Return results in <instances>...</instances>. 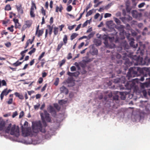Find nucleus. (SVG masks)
Instances as JSON below:
<instances>
[{
  "label": "nucleus",
  "mask_w": 150,
  "mask_h": 150,
  "mask_svg": "<svg viewBox=\"0 0 150 150\" xmlns=\"http://www.w3.org/2000/svg\"><path fill=\"white\" fill-rule=\"evenodd\" d=\"M28 122L27 121H25L24 124V125H23L24 126H23L24 128H26L28 127Z\"/></svg>",
  "instance_id": "56"
},
{
  "label": "nucleus",
  "mask_w": 150,
  "mask_h": 150,
  "mask_svg": "<svg viewBox=\"0 0 150 150\" xmlns=\"http://www.w3.org/2000/svg\"><path fill=\"white\" fill-rule=\"evenodd\" d=\"M18 115V113L17 111H15V112H13V114L12 115V117L13 118L15 117L16 116Z\"/></svg>",
  "instance_id": "64"
},
{
  "label": "nucleus",
  "mask_w": 150,
  "mask_h": 150,
  "mask_svg": "<svg viewBox=\"0 0 150 150\" xmlns=\"http://www.w3.org/2000/svg\"><path fill=\"white\" fill-rule=\"evenodd\" d=\"M113 100H115L116 102L117 103H119V96L118 95H115L113 97Z\"/></svg>",
  "instance_id": "31"
},
{
  "label": "nucleus",
  "mask_w": 150,
  "mask_h": 150,
  "mask_svg": "<svg viewBox=\"0 0 150 150\" xmlns=\"http://www.w3.org/2000/svg\"><path fill=\"white\" fill-rule=\"evenodd\" d=\"M2 84V86H6V83L5 81L4 80H3L1 81L0 79V88L1 87V84Z\"/></svg>",
  "instance_id": "27"
},
{
  "label": "nucleus",
  "mask_w": 150,
  "mask_h": 150,
  "mask_svg": "<svg viewBox=\"0 0 150 150\" xmlns=\"http://www.w3.org/2000/svg\"><path fill=\"white\" fill-rule=\"evenodd\" d=\"M63 41H60L57 45V47L56 49V51L58 52L59 51L61 48L64 45H66L67 43L68 37L67 35H64L63 39Z\"/></svg>",
  "instance_id": "4"
},
{
  "label": "nucleus",
  "mask_w": 150,
  "mask_h": 150,
  "mask_svg": "<svg viewBox=\"0 0 150 150\" xmlns=\"http://www.w3.org/2000/svg\"><path fill=\"white\" fill-rule=\"evenodd\" d=\"M7 92V88H5L2 91L0 95V98L1 100H2L4 96H6L8 94Z\"/></svg>",
  "instance_id": "22"
},
{
  "label": "nucleus",
  "mask_w": 150,
  "mask_h": 150,
  "mask_svg": "<svg viewBox=\"0 0 150 150\" xmlns=\"http://www.w3.org/2000/svg\"><path fill=\"white\" fill-rule=\"evenodd\" d=\"M40 106V104L39 103H37V105L34 106V108L35 110H38Z\"/></svg>",
  "instance_id": "45"
},
{
  "label": "nucleus",
  "mask_w": 150,
  "mask_h": 150,
  "mask_svg": "<svg viewBox=\"0 0 150 150\" xmlns=\"http://www.w3.org/2000/svg\"><path fill=\"white\" fill-rule=\"evenodd\" d=\"M47 27L49 30V33L50 36H51L52 33V30L53 29V27L51 26L50 25H47Z\"/></svg>",
  "instance_id": "26"
},
{
  "label": "nucleus",
  "mask_w": 150,
  "mask_h": 150,
  "mask_svg": "<svg viewBox=\"0 0 150 150\" xmlns=\"http://www.w3.org/2000/svg\"><path fill=\"white\" fill-rule=\"evenodd\" d=\"M54 107L57 110H59L60 108L57 104H55L54 105Z\"/></svg>",
  "instance_id": "60"
},
{
  "label": "nucleus",
  "mask_w": 150,
  "mask_h": 150,
  "mask_svg": "<svg viewBox=\"0 0 150 150\" xmlns=\"http://www.w3.org/2000/svg\"><path fill=\"white\" fill-rule=\"evenodd\" d=\"M44 114L41 113L40 114L41 119L43 122H45V120L47 122H50L51 119L50 117V114L46 110H44Z\"/></svg>",
  "instance_id": "3"
},
{
  "label": "nucleus",
  "mask_w": 150,
  "mask_h": 150,
  "mask_svg": "<svg viewBox=\"0 0 150 150\" xmlns=\"http://www.w3.org/2000/svg\"><path fill=\"white\" fill-rule=\"evenodd\" d=\"M73 76L75 77H77L79 74V72L78 71H76L73 73Z\"/></svg>",
  "instance_id": "47"
},
{
  "label": "nucleus",
  "mask_w": 150,
  "mask_h": 150,
  "mask_svg": "<svg viewBox=\"0 0 150 150\" xmlns=\"http://www.w3.org/2000/svg\"><path fill=\"white\" fill-rule=\"evenodd\" d=\"M112 4V3L108 4L107 5L105 6L104 7V9L107 10L109 9Z\"/></svg>",
  "instance_id": "36"
},
{
  "label": "nucleus",
  "mask_w": 150,
  "mask_h": 150,
  "mask_svg": "<svg viewBox=\"0 0 150 150\" xmlns=\"http://www.w3.org/2000/svg\"><path fill=\"white\" fill-rule=\"evenodd\" d=\"M10 134L15 136L16 137H18L20 135L18 128L16 129L15 125H13L11 129Z\"/></svg>",
  "instance_id": "7"
},
{
  "label": "nucleus",
  "mask_w": 150,
  "mask_h": 150,
  "mask_svg": "<svg viewBox=\"0 0 150 150\" xmlns=\"http://www.w3.org/2000/svg\"><path fill=\"white\" fill-rule=\"evenodd\" d=\"M5 10L6 11H9L11 10V8L10 5L9 4L7 5L5 7Z\"/></svg>",
  "instance_id": "37"
},
{
  "label": "nucleus",
  "mask_w": 150,
  "mask_h": 150,
  "mask_svg": "<svg viewBox=\"0 0 150 150\" xmlns=\"http://www.w3.org/2000/svg\"><path fill=\"white\" fill-rule=\"evenodd\" d=\"M45 54V52H42L41 54L39 56L38 58V60L39 61L37 63H38L40 62V61H41L40 62V64H41V66L42 67H43L44 65L46 62L45 59H42L44 56Z\"/></svg>",
  "instance_id": "8"
},
{
  "label": "nucleus",
  "mask_w": 150,
  "mask_h": 150,
  "mask_svg": "<svg viewBox=\"0 0 150 150\" xmlns=\"http://www.w3.org/2000/svg\"><path fill=\"white\" fill-rule=\"evenodd\" d=\"M120 95H121L120 98L122 100H124L125 99L126 97L124 95L123 92H120Z\"/></svg>",
  "instance_id": "38"
},
{
  "label": "nucleus",
  "mask_w": 150,
  "mask_h": 150,
  "mask_svg": "<svg viewBox=\"0 0 150 150\" xmlns=\"http://www.w3.org/2000/svg\"><path fill=\"white\" fill-rule=\"evenodd\" d=\"M76 26V25L75 24L73 25L72 26H69L68 27V28L69 30H72V29H73Z\"/></svg>",
  "instance_id": "42"
},
{
  "label": "nucleus",
  "mask_w": 150,
  "mask_h": 150,
  "mask_svg": "<svg viewBox=\"0 0 150 150\" xmlns=\"http://www.w3.org/2000/svg\"><path fill=\"white\" fill-rule=\"evenodd\" d=\"M66 62V60L64 59L62 60L61 61H60L58 63V64L59 65V67H61L64 64H65Z\"/></svg>",
  "instance_id": "29"
},
{
  "label": "nucleus",
  "mask_w": 150,
  "mask_h": 150,
  "mask_svg": "<svg viewBox=\"0 0 150 150\" xmlns=\"http://www.w3.org/2000/svg\"><path fill=\"white\" fill-rule=\"evenodd\" d=\"M130 34H129L127 36V39L129 40L130 41L129 42L130 45L131 46L133 47V48H136L138 46V44L136 43V45L134 44V39L133 38H130Z\"/></svg>",
  "instance_id": "10"
},
{
  "label": "nucleus",
  "mask_w": 150,
  "mask_h": 150,
  "mask_svg": "<svg viewBox=\"0 0 150 150\" xmlns=\"http://www.w3.org/2000/svg\"><path fill=\"white\" fill-rule=\"evenodd\" d=\"M126 18H126V21H131L132 19V17L129 16H128Z\"/></svg>",
  "instance_id": "54"
},
{
  "label": "nucleus",
  "mask_w": 150,
  "mask_h": 150,
  "mask_svg": "<svg viewBox=\"0 0 150 150\" xmlns=\"http://www.w3.org/2000/svg\"><path fill=\"white\" fill-rule=\"evenodd\" d=\"M11 124L10 123L8 126L5 129V132L6 133H9L11 127Z\"/></svg>",
  "instance_id": "25"
},
{
  "label": "nucleus",
  "mask_w": 150,
  "mask_h": 150,
  "mask_svg": "<svg viewBox=\"0 0 150 150\" xmlns=\"http://www.w3.org/2000/svg\"><path fill=\"white\" fill-rule=\"evenodd\" d=\"M9 20H7L6 21L3 20L2 21V24L4 25L7 24L9 21Z\"/></svg>",
  "instance_id": "58"
},
{
  "label": "nucleus",
  "mask_w": 150,
  "mask_h": 150,
  "mask_svg": "<svg viewBox=\"0 0 150 150\" xmlns=\"http://www.w3.org/2000/svg\"><path fill=\"white\" fill-rule=\"evenodd\" d=\"M36 50L35 48H33L29 52L28 54L30 55H31L35 52Z\"/></svg>",
  "instance_id": "40"
},
{
  "label": "nucleus",
  "mask_w": 150,
  "mask_h": 150,
  "mask_svg": "<svg viewBox=\"0 0 150 150\" xmlns=\"http://www.w3.org/2000/svg\"><path fill=\"white\" fill-rule=\"evenodd\" d=\"M143 75V76H142L140 78H137L136 79H138L141 81H143L144 80V77H147V76L149 75V77L148 78H146V80H148L147 81L149 83H150V73H149L148 74H144H144H140L139 75Z\"/></svg>",
  "instance_id": "15"
},
{
  "label": "nucleus",
  "mask_w": 150,
  "mask_h": 150,
  "mask_svg": "<svg viewBox=\"0 0 150 150\" xmlns=\"http://www.w3.org/2000/svg\"><path fill=\"white\" fill-rule=\"evenodd\" d=\"M34 8L36 9L35 4V3L32 2L30 11V15L31 17L32 18H34L35 16V14L34 13Z\"/></svg>",
  "instance_id": "9"
},
{
  "label": "nucleus",
  "mask_w": 150,
  "mask_h": 150,
  "mask_svg": "<svg viewBox=\"0 0 150 150\" xmlns=\"http://www.w3.org/2000/svg\"><path fill=\"white\" fill-rule=\"evenodd\" d=\"M124 26L122 25H120L119 26H116L115 27V28L120 31V35L124 33Z\"/></svg>",
  "instance_id": "18"
},
{
  "label": "nucleus",
  "mask_w": 150,
  "mask_h": 150,
  "mask_svg": "<svg viewBox=\"0 0 150 150\" xmlns=\"http://www.w3.org/2000/svg\"><path fill=\"white\" fill-rule=\"evenodd\" d=\"M59 82V79L57 78L55 79V81L54 83V85L56 86H57Z\"/></svg>",
  "instance_id": "39"
},
{
  "label": "nucleus",
  "mask_w": 150,
  "mask_h": 150,
  "mask_svg": "<svg viewBox=\"0 0 150 150\" xmlns=\"http://www.w3.org/2000/svg\"><path fill=\"white\" fill-rule=\"evenodd\" d=\"M43 81V79L42 77H40L39 78L38 80V82L39 83H41Z\"/></svg>",
  "instance_id": "55"
},
{
  "label": "nucleus",
  "mask_w": 150,
  "mask_h": 150,
  "mask_svg": "<svg viewBox=\"0 0 150 150\" xmlns=\"http://www.w3.org/2000/svg\"><path fill=\"white\" fill-rule=\"evenodd\" d=\"M28 49L25 50L23 51H22L20 53L21 55V57L19 59L20 60H21L24 58L25 56V53H26L28 51Z\"/></svg>",
  "instance_id": "24"
},
{
  "label": "nucleus",
  "mask_w": 150,
  "mask_h": 150,
  "mask_svg": "<svg viewBox=\"0 0 150 150\" xmlns=\"http://www.w3.org/2000/svg\"><path fill=\"white\" fill-rule=\"evenodd\" d=\"M54 35H57L58 33V28L55 27L54 28Z\"/></svg>",
  "instance_id": "30"
},
{
  "label": "nucleus",
  "mask_w": 150,
  "mask_h": 150,
  "mask_svg": "<svg viewBox=\"0 0 150 150\" xmlns=\"http://www.w3.org/2000/svg\"><path fill=\"white\" fill-rule=\"evenodd\" d=\"M104 40V43L105 45L106 46H108L109 45L108 40V39H109L110 40H111L112 39H114V37L110 38L108 37V36L106 35H104L102 38Z\"/></svg>",
  "instance_id": "13"
},
{
  "label": "nucleus",
  "mask_w": 150,
  "mask_h": 150,
  "mask_svg": "<svg viewBox=\"0 0 150 150\" xmlns=\"http://www.w3.org/2000/svg\"><path fill=\"white\" fill-rule=\"evenodd\" d=\"M43 33L44 29L42 28L38 31H36L35 32V35L38 38H39L42 36Z\"/></svg>",
  "instance_id": "20"
},
{
  "label": "nucleus",
  "mask_w": 150,
  "mask_h": 150,
  "mask_svg": "<svg viewBox=\"0 0 150 150\" xmlns=\"http://www.w3.org/2000/svg\"><path fill=\"white\" fill-rule=\"evenodd\" d=\"M22 131L23 135L24 137L28 136L32 134L31 128L30 127L24 128L23 126H22Z\"/></svg>",
  "instance_id": "5"
},
{
  "label": "nucleus",
  "mask_w": 150,
  "mask_h": 150,
  "mask_svg": "<svg viewBox=\"0 0 150 150\" xmlns=\"http://www.w3.org/2000/svg\"><path fill=\"white\" fill-rule=\"evenodd\" d=\"M5 45L7 47H9L11 46V43L9 42H7L5 44Z\"/></svg>",
  "instance_id": "61"
},
{
  "label": "nucleus",
  "mask_w": 150,
  "mask_h": 150,
  "mask_svg": "<svg viewBox=\"0 0 150 150\" xmlns=\"http://www.w3.org/2000/svg\"><path fill=\"white\" fill-rule=\"evenodd\" d=\"M95 42L98 44V45H100L101 44V41L98 40H96L95 41Z\"/></svg>",
  "instance_id": "52"
},
{
  "label": "nucleus",
  "mask_w": 150,
  "mask_h": 150,
  "mask_svg": "<svg viewBox=\"0 0 150 150\" xmlns=\"http://www.w3.org/2000/svg\"><path fill=\"white\" fill-rule=\"evenodd\" d=\"M49 110L50 112H55V110H54L53 107L51 106H50Z\"/></svg>",
  "instance_id": "46"
},
{
  "label": "nucleus",
  "mask_w": 150,
  "mask_h": 150,
  "mask_svg": "<svg viewBox=\"0 0 150 150\" xmlns=\"http://www.w3.org/2000/svg\"><path fill=\"white\" fill-rule=\"evenodd\" d=\"M66 103H67V101L64 100H61L59 102V103L60 105L65 104Z\"/></svg>",
  "instance_id": "43"
},
{
  "label": "nucleus",
  "mask_w": 150,
  "mask_h": 150,
  "mask_svg": "<svg viewBox=\"0 0 150 150\" xmlns=\"http://www.w3.org/2000/svg\"><path fill=\"white\" fill-rule=\"evenodd\" d=\"M71 70V71H74L76 70V68L75 66H72L70 68Z\"/></svg>",
  "instance_id": "62"
},
{
  "label": "nucleus",
  "mask_w": 150,
  "mask_h": 150,
  "mask_svg": "<svg viewBox=\"0 0 150 150\" xmlns=\"http://www.w3.org/2000/svg\"><path fill=\"white\" fill-rule=\"evenodd\" d=\"M145 4L144 2L142 3L139 5L138 7L139 8H141L143 7Z\"/></svg>",
  "instance_id": "50"
},
{
  "label": "nucleus",
  "mask_w": 150,
  "mask_h": 150,
  "mask_svg": "<svg viewBox=\"0 0 150 150\" xmlns=\"http://www.w3.org/2000/svg\"><path fill=\"white\" fill-rule=\"evenodd\" d=\"M60 89L61 93H65L66 94H68V90L65 86H62L60 88Z\"/></svg>",
  "instance_id": "21"
},
{
  "label": "nucleus",
  "mask_w": 150,
  "mask_h": 150,
  "mask_svg": "<svg viewBox=\"0 0 150 150\" xmlns=\"http://www.w3.org/2000/svg\"><path fill=\"white\" fill-rule=\"evenodd\" d=\"M13 99L12 98H10L8 101L7 102V103L8 104H11L13 103Z\"/></svg>",
  "instance_id": "59"
},
{
  "label": "nucleus",
  "mask_w": 150,
  "mask_h": 150,
  "mask_svg": "<svg viewBox=\"0 0 150 150\" xmlns=\"http://www.w3.org/2000/svg\"><path fill=\"white\" fill-rule=\"evenodd\" d=\"M72 58L71 54V53H69L68 54L67 59H69Z\"/></svg>",
  "instance_id": "63"
},
{
  "label": "nucleus",
  "mask_w": 150,
  "mask_h": 150,
  "mask_svg": "<svg viewBox=\"0 0 150 150\" xmlns=\"http://www.w3.org/2000/svg\"><path fill=\"white\" fill-rule=\"evenodd\" d=\"M93 13V11L92 10H90L87 13L86 15V17H88L91 15Z\"/></svg>",
  "instance_id": "41"
},
{
  "label": "nucleus",
  "mask_w": 150,
  "mask_h": 150,
  "mask_svg": "<svg viewBox=\"0 0 150 150\" xmlns=\"http://www.w3.org/2000/svg\"><path fill=\"white\" fill-rule=\"evenodd\" d=\"M144 74V70L139 67H131L129 69L127 76L129 79L130 77H134Z\"/></svg>",
  "instance_id": "2"
},
{
  "label": "nucleus",
  "mask_w": 150,
  "mask_h": 150,
  "mask_svg": "<svg viewBox=\"0 0 150 150\" xmlns=\"http://www.w3.org/2000/svg\"><path fill=\"white\" fill-rule=\"evenodd\" d=\"M24 62V61H23L22 62H19V61L18 60L16 62L13 63L12 65L15 67H17L18 66L21 64L22 63Z\"/></svg>",
  "instance_id": "28"
},
{
  "label": "nucleus",
  "mask_w": 150,
  "mask_h": 150,
  "mask_svg": "<svg viewBox=\"0 0 150 150\" xmlns=\"http://www.w3.org/2000/svg\"><path fill=\"white\" fill-rule=\"evenodd\" d=\"M111 16V14L110 13H106L104 15V17L107 18L108 17H110Z\"/></svg>",
  "instance_id": "51"
},
{
  "label": "nucleus",
  "mask_w": 150,
  "mask_h": 150,
  "mask_svg": "<svg viewBox=\"0 0 150 150\" xmlns=\"http://www.w3.org/2000/svg\"><path fill=\"white\" fill-rule=\"evenodd\" d=\"M138 56L137 57L135 60L137 61H138L139 58H140V55L142 56L144 53V50H141L140 49V47H139L138 49L137 50V52Z\"/></svg>",
  "instance_id": "14"
},
{
  "label": "nucleus",
  "mask_w": 150,
  "mask_h": 150,
  "mask_svg": "<svg viewBox=\"0 0 150 150\" xmlns=\"http://www.w3.org/2000/svg\"><path fill=\"white\" fill-rule=\"evenodd\" d=\"M16 7L19 13L21 14L23 13V10L21 4H20L18 5H16Z\"/></svg>",
  "instance_id": "19"
},
{
  "label": "nucleus",
  "mask_w": 150,
  "mask_h": 150,
  "mask_svg": "<svg viewBox=\"0 0 150 150\" xmlns=\"http://www.w3.org/2000/svg\"><path fill=\"white\" fill-rule=\"evenodd\" d=\"M6 122L2 120L0 121V131H4L6 129Z\"/></svg>",
  "instance_id": "17"
},
{
  "label": "nucleus",
  "mask_w": 150,
  "mask_h": 150,
  "mask_svg": "<svg viewBox=\"0 0 150 150\" xmlns=\"http://www.w3.org/2000/svg\"><path fill=\"white\" fill-rule=\"evenodd\" d=\"M91 19L90 20H87L86 21H85L84 23L82 25V27H85L86 26L88 23L89 24H90V23L91 21Z\"/></svg>",
  "instance_id": "32"
},
{
  "label": "nucleus",
  "mask_w": 150,
  "mask_h": 150,
  "mask_svg": "<svg viewBox=\"0 0 150 150\" xmlns=\"http://www.w3.org/2000/svg\"><path fill=\"white\" fill-rule=\"evenodd\" d=\"M21 26V25H20L19 22L15 24V27L16 28H20Z\"/></svg>",
  "instance_id": "48"
},
{
  "label": "nucleus",
  "mask_w": 150,
  "mask_h": 150,
  "mask_svg": "<svg viewBox=\"0 0 150 150\" xmlns=\"http://www.w3.org/2000/svg\"><path fill=\"white\" fill-rule=\"evenodd\" d=\"M78 35V34L76 33H73L71 36L70 39L71 40H73Z\"/></svg>",
  "instance_id": "33"
},
{
  "label": "nucleus",
  "mask_w": 150,
  "mask_h": 150,
  "mask_svg": "<svg viewBox=\"0 0 150 150\" xmlns=\"http://www.w3.org/2000/svg\"><path fill=\"white\" fill-rule=\"evenodd\" d=\"M32 24V21L31 20H27L25 21V23L23 25L22 29L23 30H24L27 28H29L31 27Z\"/></svg>",
  "instance_id": "12"
},
{
  "label": "nucleus",
  "mask_w": 150,
  "mask_h": 150,
  "mask_svg": "<svg viewBox=\"0 0 150 150\" xmlns=\"http://www.w3.org/2000/svg\"><path fill=\"white\" fill-rule=\"evenodd\" d=\"M13 28L14 26L13 25H11L10 27H8L7 28V29L9 30L10 32H13L14 31Z\"/></svg>",
  "instance_id": "35"
},
{
  "label": "nucleus",
  "mask_w": 150,
  "mask_h": 150,
  "mask_svg": "<svg viewBox=\"0 0 150 150\" xmlns=\"http://www.w3.org/2000/svg\"><path fill=\"white\" fill-rule=\"evenodd\" d=\"M72 6L71 5H69L67 6V10L68 11H70L72 9Z\"/></svg>",
  "instance_id": "44"
},
{
  "label": "nucleus",
  "mask_w": 150,
  "mask_h": 150,
  "mask_svg": "<svg viewBox=\"0 0 150 150\" xmlns=\"http://www.w3.org/2000/svg\"><path fill=\"white\" fill-rule=\"evenodd\" d=\"M133 17L135 18H140L142 14L141 13L138 12L137 11L133 10L132 12Z\"/></svg>",
  "instance_id": "16"
},
{
  "label": "nucleus",
  "mask_w": 150,
  "mask_h": 150,
  "mask_svg": "<svg viewBox=\"0 0 150 150\" xmlns=\"http://www.w3.org/2000/svg\"><path fill=\"white\" fill-rule=\"evenodd\" d=\"M125 78L123 76H121L120 78H117L115 79L114 81V82L115 83H121L125 84Z\"/></svg>",
  "instance_id": "11"
},
{
  "label": "nucleus",
  "mask_w": 150,
  "mask_h": 150,
  "mask_svg": "<svg viewBox=\"0 0 150 150\" xmlns=\"http://www.w3.org/2000/svg\"><path fill=\"white\" fill-rule=\"evenodd\" d=\"M24 115V112L23 111H21L19 115V118H22L23 117Z\"/></svg>",
  "instance_id": "49"
},
{
  "label": "nucleus",
  "mask_w": 150,
  "mask_h": 150,
  "mask_svg": "<svg viewBox=\"0 0 150 150\" xmlns=\"http://www.w3.org/2000/svg\"><path fill=\"white\" fill-rule=\"evenodd\" d=\"M142 93L144 97H146L147 94V92L146 90H144L142 91Z\"/></svg>",
  "instance_id": "53"
},
{
  "label": "nucleus",
  "mask_w": 150,
  "mask_h": 150,
  "mask_svg": "<svg viewBox=\"0 0 150 150\" xmlns=\"http://www.w3.org/2000/svg\"><path fill=\"white\" fill-rule=\"evenodd\" d=\"M47 84L46 83L45 85L42 88V89L41 90V91L43 92L45 90L46 88L47 87Z\"/></svg>",
  "instance_id": "57"
},
{
  "label": "nucleus",
  "mask_w": 150,
  "mask_h": 150,
  "mask_svg": "<svg viewBox=\"0 0 150 150\" xmlns=\"http://www.w3.org/2000/svg\"><path fill=\"white\" fill-rule=\"evenodd\" d=\"M32 128L33 132L35 133H37L39 132L42 133H46L45 137L46 139L50 138L51 136L48 132H46L45 128H43L41 123L40 121L32 122Z\"/></svg>",
  "instance_id": "1"
},
{
  "label": "nucleus",
  "mask_w": 150,
  "mask_h": 150,
  "mask_svg": "<svg viewBox=\"0 0 150 150\" xmlns=\"http://www.w3.org/2000/svg\"><path fill=\"white\" fill-rule=\"evenodd\" d=\"M113 19L115 23L119 25L121 23V21H120L117 18L114 17L113 18Z\"/></svg>",
  "instance_id": "34"
},
{
  "label": "nucleus",
  "mask_w": 150,
  "mask_h": 150,
  "mask_svg": "<svg viewBox=\"0 0 150 150\" xmlns=\"http://www.w3.org/2000/svg\"><path fill=\"white\" fill-rule=\"evenodd\" d=\"M14 94L16 97H18L20 99L23 100L24 98V97L22 94H20L18 92H15Z\"/></svg>",
  "instance_id": "23"
},
{
  "label": "nucleus",
  "mask_w": 150,
  "mask_h": 150,
  "mask_svg": "<svg viewBox=\"0 0 150 150\" xmlns=\"http://www.w3.org/2000/svg\"><path fill=\"white\" fill-rule=\"evenodd\" d=\"M124 84L125 86V87H124L123 85H120V89L131 90V88L134 86L135 84L133 82H127L126 84H125V83Z\"/></svg>",
  "instance_id": "6"
}]
</instances>
